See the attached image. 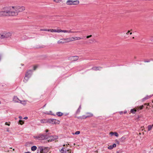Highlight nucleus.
I'll return each instance as SVG.
<instances>
[{
  "label": "nucleus",
  "mask_w": 153,
  "mask_h": 153,
  "mask_svg": "<svg viewBox=\"0 0 153 153\" xmlns=\"http://www.w3.org/2000/svg\"><path fill=\"white\" fill-rule=\"evenodd\" d=\"M7 16H16L18 14L16 6L6 7Z\"/></svg>",
  "instance_id": "nucleus-1"
},
{
  "label": "nucleus",
  "mask_w": 153,
  "mask_h": 153,
  "mask_svg": "<svg viewBox=\"0 0 153 153\" xmlns=\"http://www.w3.org/2000/svg\"><path fill=\"white\" fill-rule=\"evenodd\" d=\"M149 105V103H145L144 105L136 107L135 108L131 109L130 111V112L132 114H135L137 111H139L140 110L143 109L144 105Z\"/></svg>",
  "instance_id": "nucleus-2"
},
{
  "label": "nucleus",
  "mask_w": 153,
  "mask_h": 153,
  "mask_svg": "<svg viewBox=\"0 0 153 153\" xmlns=\"http://www.w3.org/2000/svg\"><path fill=\"white\" fill-rule=\"evenodd\" d=\"M79 3V1L78 0L72 1L68 0L66 2L67 4L68 5H77Z\"/></svg>",
  "instance_id": "nucleus-3"
},
{
  "label": "nucleus",
  "mask_w": 153,
  "mask_h": 153,
  "mask_svg": "<svg viewBox=\"0 0 153 153\" xmlns=\"http://www.w3.org/2000/svg\"><path fill=\"white\" fill-rule=\"evenodd\" d=\"M48 123L52 124H59V121L54 119H49L47 120Z\"/></svg>",
  "instance_id": "nucleus-4"
},
{
  "label": "nucleus",
  "mask_w": 153,
  "mask_h": 153,
  "mask_svg": "<svg viewBox=\"0 0 153 153\" xmlns=\"http://www.w3.org/2000/svg\"><path fill=\"white\" fill-rule=\"evenodd\" d=\"M5 8L6 7H3L1 9V11H0V17L7 16Z\"/></svg>",
  "instance_id": "nucleus-5"
},
{
  "label": "nucleus",
  "mask_w": 153,
  "mask_h": 153,
  "mask_svg": "<svg viewBox=\"0 0 153 153\" xmlns=\"http://www.w3.org/2000/svg\"><path fill=\"white\" fill-rule=\"evenodd\" d=\"M50 149V148L48 147H41L40 149V151L41 153H46L48 152Z\"/></svg>",
  "instance_id": "nucleus-6"
},
{
  "label": "nucleus",
  "mask_w": 153,
  "mask_h": 153,
  "mask_svg": "<svg viewBox=\"0 0 153 153\" xmlns=\"http://www.w3.org/2000/svg\"><path fill=\"white\" fill-rule=\"evenodd\" d=\"M58 137L56 136H51L49 137L48 136V139H49L48 140V142L53 141L55 140H56L58 139Z\"/></svg>",
  "instance_id": "nucleus-7"
},
{
  "label": "nucleus",
  "mask_w": 153,
  "mask_h": 153,
  "mask_svg": "<svg viewBox=\"0 0 153 153\" xmlns=\"http://www.w3.org/2000/svg\"><path fill=\"white\" fill-rule=\"evenodd\" d=\"M49 134V133H48V134H39L40 140L48 139V134Z\"/></svg>",
  "instance_id": "nucleus-8"
},
{
  "label": "nucleus",
  "mask_w": 153,
  "mask_h": 153,
  "mask_svg": "<svg viewBox=\"0 0 153 153\" xmlns=\"http://www.w3.org/2000/svg\"><path fill=\"white\" fill-rule=\"evenodd\" d=\"M17 11L18 13L19 12H22L24 11L25 10V7L24 6H16Z\"/></svg>",
  "instance_id": "nucleus-9"
},
{
  "label": "nucleus",
  "mask_w": 153,
  "mask_h": 153,
  "mask_svg": "<svg viewBox=\"0 0 153 153\" xmlns=\"http://www.w3.org/2000/svg\"><path fill=\"white\" fill-rule=\"evenodd\" d=\"M79 59L78 56H74L70 57L68 58L69 60H71L72 61H76Z\"/></svg>",
  "instance_id": "nucleus-10"
},
{
  "label": "nucleus",
  "mask_w": 153,
  "mask_h": 153,
  "mask_svg": "<svg viewBox=\"0 0 153 153\" xmlns=\"http://www.w3.org/2000/svg\"><path fill=\"white\" fill-rule=\"evenodd\" d=\"M5 38H7L11 36V34L9 32H4L3 33Z\"/></svg>",
  "instance_id": "nucleus-11"
},
{
  "label": "nucleus",
  "mask_w": 153,
  "mask_h": 153,
  "mask_svg": "<svg viewBox=\"0 0 153 153\" xmlns=\"http://www.w3.org/2000/svg\"><path fill=\"white\" fill-rule=\"evenodd\" d=\"M32 72L33 71L32 70L28 71L25 74V76H28L29 77H30L32 74Z\"/></svg>",
  "instance_id": "nucleus-12"
},
{
  "label": "nucleus",
  "mask_w": 153,
  "mask_h": 153,
  "mask_svg": "<svg viewBox=\"0 0 153 153\" xmlns=\"http://www.w3.org/2000/svg\"><path fill=\"white\" fill-rule=\"evenodd\" d=\"M102 68L101 67L95 66L92 67L91 69L95 71H100L102 69Z\"/></svg>",
  "instance_id": "nucleus-13"
},
{
  "label": "nucleus",
  "mask_w": 153,
  "mask_h": 153,
  "mask_svg": "<svg viewBox=\"0 0 153 153\" xmlns=\"http://www.w3.org/2000/svg\"><path fill=\"white\" fill-rule=\"evenodd\" d=\"M127 137V135H125L123 136L120 139H119L120 141L122 142H124Z\"/></svg>",
  "instance_id": "nucleus-14"
},
{
  "label": "nucleus",
  "mask_w": 153,
  "mask_h": 153,
  "mask_svg": "<svg viewBox=\"0 0 153 153\" xmlns=\"http://www.w3.org/2000/svg\"><path fill=\"white\" fill-rule=\"evenodd\" d=\"M152 95H150L149 96H147L146 97L143 98L142 100L143 101H145V100L149 98H150L151 97Z\"/></svg>",
  "instance_id": "nucleus-15"
},
{
  "label": "nucleus",
  "mask_w": 153,
  "mask_h": 153,
  "mask_svg": "<svg viewBox=\"0 0 153 153\" xmlns=\"http://www.w3.org/2000/svg\"><path fill=\"white\" fill-rule=\"evenodd\" d=\"M20 100H19V99H18V98L16 96H14L13 98V101L15 102H18Z\"/></svg>",
  "instance_id": "nucleus-16"
},
{
  "label": "nucleus",
  "mask_w": 153,
  "mask_h": 153,
  "mask_svg": "<svg viewBox=\"0 0 153 153\" xmlns=\"http://www.w3.org/2000/svg\"><path fill=\"white\" fill-rule=\"evenodd\" d=\"M29 77L28 76H27L25 75V76L24 77V79L23 80V81L25 82L26 83L27 82L28 80Z\"/></svg>",
  "instance_id": "nucleus-17"
},
{
  "label": "nucleus",
  "mask_w": 153,
  "mask_h": 153,
  "mask_svg": "<svg viewBox=\"0 0 153 153\" xmlns=\"http://www.w3.org/2000/svg\"><path fill=\"white\" fill-rule=\"evenodd\" d=\"M66 149H65V148H62L61 150L60 151V152L62 153H66Z\"/></svg>",
  "instance_id": "nucleus-18"
},
{
  "label": "nucleus",
  "mask_w": 153,
  "mask_h": 153,
  "mask_svg": "<svg viewBox=\"0 0 153 153\" xmlns=\"http://www.w3.org/2000/svg\"><path fill=\"white\" fill-rule=\"evenodd\" d=\"M153 127V124L152 125H149L148 126V131H149L151 130L152 129Z\"/></svg>",
  "instance_id": "nucleus-19"
},
{
  "label": "nucleus",
  "mask_w": 153,
  "mask_h": 153,
  "mask_svg": "<svg viewBox=\"0 0 153 153\" xmlns=\"http://www.w3.org/2000/svg\"><path fill=\"white\" fill-rule=\"evenodd\" d=\"M63 114L60 112H57L56 113V115L59 117H61L62 115Z\"/></svg>",
  "instance_id": "nucleus-20"
},
{
  "label": "nucleus",
  "mask_w": 153,
  "mask_h": 153,
  "mask_svg": "<svg viewBox=\"0 0 153 153\" xmlns=\"http://www.w3.org/2000/svg\"><path fill=\"white\" fill-rule=\"evenodd\" d=\"M87 114L88 115L85 117V118L88 117H92L93 116V114L91 113H88Z\"/></svg>",
  "instance_id": "nucleus-21"
},
{
  "label": "nucleus",
  "mask_w": 153,
  "mask_h": 153,
  "mask_svg": "<svg viewBox=\"0 0 153 153\" xmlns=\"http://www.w3.org/2000/svg\"><path fill=\"white\" fill-rule=\"evenodd\" d=\"M37 149V147L36 146H33L31 147V149L32 151H34Z\"/></svg>",
  "instance_id": "nucleus-22"
},
{
  "label": "nucleus",
  "mask_w": 153,
  "mask_h": 153,
  "mask_svg": "<svg viewBox=\"0 0 153 153\" xmlns=\"http://www.w3.org/2000/svg\"><path fill=\"white\" fill-rule=\"evenodd\" d=\"M62 40H65V41H66V42H69L71 41L70 40V38H67V39H62Z\"/></svg>",
  "instance_id": "nucleus-23"
},
{
  "label": "nucleus",
  "mask_w": 153,
  "mask_h": 153,
  "mask_svg": "<svg viewBox=\"0 0 153 153\" xmlns=\"http://www.w3.org/2000/svg\"><path fill=\"white\" fill-rule=\"evenodd\" d=\"M47 120H40V122L41 123H48Z\"/></svg>",
  "instance_id": "nucleus-24"
},
{
  "label": "nucleus",
  "mask_w": 153,
  "mask_h": 153,
  "mask_svg": "<svg viewBox=\"0 0 153 153\" xmlns=\"http://www.w3.org/2000/svg\"><path fill=\"white\" fill-rule=\"evenodd\" d=\"M76 37H72L70 38V40L71 41H73L74 40H76Z\"/></svg>",
  "instance_id": "nucleus-25"
},
{
  "label": "nucleus",
  "mask_w": 153,
  "mask_h": 153,
  "mask_svg": "<svg viewBox=\"0 0 153 153\" xmlns=\"http://www.w3.org/2000/svg\"><path fill=\"white\" fill-rule=\"evenodd\" d=\"M4 35L3 33L0 34V39H4Z\"/></svg>",
  "instance_id": "nucleus-26"
},
{
  "label": "nucleus",
  "mask_w": 153,
  "mask_h": 153,
  "mask_svg": "<svg viewBox=\"0 0 153 153\" xmlns=\"http://www.w3.org/2000/svg\"><path fill=\"white\" fill-rule=\"evenodd\" d=\"M61 29L59 30H56V29H53V32H57V33H60V32Z\"/></svg>",
  "instance_id": "nucleus-27"
},
{
  "label": "nucleus",
  "mask_w": 153,
  "mask_h": 153,
  "mask_svg": "<svg viewBox=\"0 0 153 153\" xmlns=\"http://www.w3.org/2000/svg\"><path fill=\"white\" fill-rule=\"evenodd\" d=\"M78 32V31H71V30L68 31V33H76Z\"/></svg>",
  "instance_id": "nucleus-28"
},
{
  "label": "nucleus",
  "mask_w": 153,
  "mask_h": 153,
  "mask_svg": "<svg viewBox=\"0 0 153 153\" xmlns=\"http://www.w3.org/2000/svg\"><path fill=\"white\" fill-rule=\"evenodd\" d=\"M113 133V134H114V135L116 137H118L119 136V135L117 132H110V134L111 133Z\"/></svg>",
  "instance_id": "nucleus-29"
},
{
  "label": "nucleus",
  "mask_w": 153,
  "mask_h": 153,
  "mask_svg": "<svg viewBox=\"0 0 153 153\" xmlns=\"http://www.w3.org/2000/svg\"><path fill=\"white\" fill-rule=\"evenodd\" d=\"M68 30H62L61 29L60 32L68 33Z\"/></svg>",
  "instance_id": "nucleus-30"
},
{
  "label": "nucleus",
  "mask_w": 153,
  "mask_h": 153,
  "mask_svg": "<svg viewBox=\"0 0 153 153\" xmlns=\"http://www.w3.org/2000/svg\"><path fill=\"white\" fill-rule=\"evenodd\" d=\"M90 40L91 41V42H90V43H92L96 42L95 40L94 39H90Z\"/></svg>",
  "instance_id": "nucleus-31"
},
{
  "label": "nucleus",
  "mask_w": 153,
  "mask_h": 153,
  "mask_svg": "<svg viewBox=\"0 0 153 153\" xmlns=\"http://www.w3.org/2000/svg\"><path fill=\"white\" fill-rule=\"evenodd\" d=\"M33 137L34 138L37 139L38 140H40V138L39 136V135L38 136H34Z\"/></svg>",
  "instance_id": "nucleus-32"
},
{
  "label": "nucleus",
  "mask_w": 153,
  "mask_h": 153,
  "mask_svg": "<svg viewBox=\"0 0 153 153\" xmlns=\"http://www.w3.org/2000/svg\"><path fill=\"white\" fill-rule=\"evenodd\" d=\"M113 148L112 145H111L108 147V149H112Z\"/></svg>",
  "instance_id": "nucleus-33"
},
{
  "label": "nucleus",
  "mask_w": 153,
  "mask_h": 153,
  "mask_svg": "<svg viewBox=\"0 0 153 153\" xmlns=\"http://www.w3.org/2000/svg\"><path fill=\"white\" fill-rule=\"evenodd\" d=\"M23 122L21 120H20L19 122V124L22 125L23 124Z\"/></svg>",
  "instance_id": "nucleus-34"
},
{
  "label": "nucleus",
  "mask_w": 153,
  "mask_h": 153,
  "mask_svg": "<svg viewBox=\"0 0 153 153\" xmlns=\"http://www.w3.org/2000/svg\"><path fill=\"white\" fill-rule=\"evenodd\" d=\"M56 3H59L61 2L62 0H53Z\"/></svg>",
  "instance_id": "nucleus-35"
},
{
  "label": "nucleus",
  "mask_w": 153,
  "mask_h": 153,
  "mask_svg": "<svg viewBox=\"0 0 153 153\" xmlns=\"http://www.w3.org/2000/svg\"><path fill=\"white\" fill-rule=\"evenodd\" d=\"M19 101H20V103L22 104H25V101H22L20 100Z\"/></svg>",
  "instance_id": "nucleus-36"
},
{
  "label": "nucleus",
  "mask_w": 153,
  "mask_h": 153,
  "mask_svg": "<svg viewBox=\"0 0 153 153\" xmlns=\"http://www.w3.org/2000/svg\"><path fill=\"white\" fill-rule=\"evenodd\" d=\"M40 31H48L49 29H40Z\"/></svg>",
  "instance_id": "nucleus-37"
},
{
  "label": "nucleus",
  "mask_w": 153,
  "mask_h": 153,
  "mask_svg": "<svg viewBox=\"0 0 153 153\" xmlns=\"http://www.w3.org/2000/svg\"><path fill=\"white\" fill-rule=\"evenodd\" d=\"M149 40L152 42H153V36H151L149 37Z\"/></svg>",
  "instance_id": "nucleus-38"
},
{
  "label": "nucleus",
  "mask_w": 153,
  "mask_h": 153,
  "mask_svg": "<svg viewBox=\"0 0 153 153\" xmlns=\"http://www.w3.org/2000/svg\"><path fill=\"white\" fill-rule=\"evenodd\" d=\"M80 132L79 131H76L75 133V134H80Z\"/></svg>",
  "instance_id": "nucleus-39"
},
{
  "label": "nucleus",
  "mask_w": 153,
  "mask_h": 153,
  "mask_svg": "<svg viewBox=\"0 0 153 153\" xmlns=\"http://www.w3.org/2000/svg\"><path fill=\"white\" fill-rule=\"evenodd\" d=\"M76 37V40H78L82 39L79 37Z\"/></svg>",
  "instance_id": "nucleus-40"
},
{
  "label": "nucleus",
  "mask_w": 153,
  "mask_h": 153,
  "mask_svg": "<svg viewBox=\"0 0 153 153\" xmlns=\"http://www.w3.org/2000/svg\"><path fill=\"white\" fill-rule=\"evenodd\" d=\"M144 61L145 62H150V60H144Z\"/></svg>",
  "instance_id": "nucleus-41"
},
{
  "label": "nucleus",
  "mask_w": 153,
  "mask_h": 153,
  "mask_svg": "<svg viewBox=\"0 0 153 153\" xmlns=\"http://www.w3.org/2000/svg\"><path fill=\"white\" fill-rule=\"evenodd\" d=\"M80 110H79V109L78 108L76 111V113L77 114H78V113H79L80 112Z\"/></svg>",
  "instance_id": "nucleus-42"
},
{
  "label": "nucleus",
  "mask_w": 153,
  "mask_h": 153,
  "mask_svg": "<svg viewBox=\"0 0 153 153\" xmlns=\"http://www.w3.org/2000/svg\"><path fill=\"white\" fill-rule=\"evenodd\" d=\"M37 66L36 65L34 66L33 67V70H35L37 68Z\"/></svg>",
  "instance_id": "nucleus-43"
},
{
  "label": "nucleus",
  "mask_w": 153,
  "mask_h": 153,
  "mask_svg": "<svg viewBox=\"0 0 153 153\" xmlns=\"http://www.w3.org/2000/svg\"><path fill=\"white\" fill-rule=\"evenodd\" d=\"M92 35H89V36H86V38L87 39H88L91 37L92 36Z\"/></svg>",
  "instance_id": "nucleus-44"
},
{
  "label": "nucleus",
  "mask_w": 153,
  "mask_h": 153,
  "mask_svg": "<svg viewBox=\"0 0 153 153\" xmlns=\"http://www.w3.org/2000/svg\"><path fill=\"white\" fill-rule=\"evenodd\" d=\"M113 146V148L115 147H116V145L115 144H114L113 145H112Z\"/></svg>",
  "instance_id": "nucleus-45"
},
{
  "label": "nucleus",
  "mask_w": 153,
  "mask_h": 153,
  "mask_svg": "<svg viewBox=\"0 0 153 153\" xmlns=\"http://www.w3.org/2000/svg\"><path fill=\"white\" fill-rule=\"evenodd\" d=\"M48 31H50V32H53V29H49Z\"/></svg>",
  "instance_id": "nucleus-46"
},
{
  "label": "nucleus",
  "mask_w": 153,
  "mask_h": 153,
  "mask_svg": "<svg viewBox=\"0 0 153 153\" xmlns=\"http://www.w3.org/2000/svg\"><path fill=\"white\" fill-rule=\"evenodd\" d=\"M5 125H7L9 126L10 125V123H8L7 122H6L5 123Z\"/></svg>",
  "instance_id": "nucleus-47"
},
{
  "label": "nucleus",
  "mask_w": 153,
  "mask_h": 153,
  "mask_svg": "<svg viewBox=\"0 0 153 153\" xmlns=\"http://www.w3.org/2000/svg\"><path fill=\"white\" fill-rule=\"evenodd\" d=\"M62 40V39H61L60 41H59V42H58L59 43H64V42H63L62 41H60V40Z\"/></svg>",
  "instance_id": "nucleus-48"
},
{
  "label": "nucleus",
  "mask_w": 153,
  "mask_h": 153,
  "mask_svg": "<svg viewBox=\"0 0 153 153\" xmlns=\"http://www.w3.org/2000/svg\"><path fill=\"white\" fill-rule=\"evenodd\" d=\"M27 118H28V117H25L24 118V119H25V120H26V119H27Z\"/></svg>",
  "instance_id": "nucleus-49"
},
{
  "label": "nucleus",
  "mask_w": 153,
  "mask_h": 153,
  "mask_svg": "<svg viewBox=\"0 0 153 153\" xmlns=\"http://www.w3.org/2000/svg\"><path fill=\"white\" fill-rule=\"evenodd\" d=\"M81 105H80L79 108H78V109H79V110H80L81 109Z\"/></svg>",
  "instance_id": "nucleus-50"
},
{
  "label": "nucleus",
  "mask_w": 153,
  "mask_h": 153,
  "mask_svg": "<svg viewBox=\"0 0 153 153\" xmlns=\"http://www.w3.org/2000/svg\"><path fill=\"white\" fill-rule=\"evenodd\" d=\"M67 152H68V153H69V152H70V153H71V151H70V150H67Z\"/></svg>",
  "instance_id": "nucleus-51"
},
{
  "label": "nucleus",
  "mask_w": 153,
  "mask_h": 153,
  "mask_svg": "<svg viewBox=\"0 0 153 153\" xmlns=\"http://www.w3.org/2000/svg\"><path fill=\"white\" fill-rule=\"evenodd\" d=\"M130 32V31L128 30V32L126 34L127 35H128V33H129V32Z\"/></svg>",
  "instance_id": "nucleus-52"
},
{
  "label": "nucleus",
  "mask_w": 153,
  "mask_h": 153,
  "mask_svg": "<svg viewBox=\"0 0 153 153\" xmlns=\"http://www.w3.org/2000/svg\"><path fill=\"white\" fill-rule=\"evenodd\" d=\"M22 117L21 116H19V118L20 119H22Z\"/></svg>",
  "instance_id": "nucleus-53"
},
{
  "label": "nucleus",
  "mask_w": 153,
  "mask_h": 153,
  "mask_svg": "<svg viewBox=\"0 0 153 153\" xmlns=\"http://www.w3.org/2000/svg\"><path fill=\"white\" fill-rule=\"evenodd\" d=\"M25 153H31V152H25Z\"/></svg>",
  "instance_id": "nucleus-54"
},
{
  "label": "nucleus",
  "mask_w": 153,
  "mask_h": 153,
  "mask_svg": "<svg viewBox=\"0 0 153 153\" xmlns=\"http://www.w3.org/2000/svg\"><path fill=\"white\" fill-rule=\"evenodd\" d=\"M48 130H47H47H46V132H48Z\"/></svg>",
  "instance_id": "nucleus-55"
},
{
  "label": "nucleus",
  "mask_w": 153,
  "mask_h": 153,
  "mask_svg": "<svg viewBox=\"0 0 153 153\" xmlns=\"http://www.w3.org/2000/svg\"><path fill=\"white\" fill-rule=\"evenodd\" d=\"M116 140V142H117V143H119V142L118 141H117V140Z\"/></svg>",
  "instance_id": "nucleus-56"
},
{
  "label": "nucleus",
  "mask_w": 153,
  "mask_h": 153,
  "mask_svg": "<svg viewBox=\"0 0 153 153\" xmlns=\"http://www.w3.org/2000/svg\"><path fill=\"white\" fill-rule=\"evenodd\" d=\"M127 113V111H125L124 112V114H126Z\"/></svg>",
  "instance_id": "nucleus-57"
},
{
  "label": "nucleus",
  "mask_w": 153,
  "mask_h": 153,
  "mask_svg": "<svg viewBox=\"0 0 153 153\" xmlns=\"http://www.w3.org/2000/svg\"><path fill=\"white\" fill-rule=\"evenodd\" d=\"M120 114H121L123 113V112H122V111H121V112H120Z\"/></svg>",
  "instance_id": "nucleus-58"
},
{
  "label": "nucleus",
  "mask_w": 153,
  "mask_h": 153,
  "mask_svg": "<svg viewBox=\"0 0 153 153\" xmlns=\"http://www.w3.org/2000/svg\"><path fill=\"white\" fill-rule=\"evenodd\" d=\"M110 134H111L112 135H113V134H113V133H111V134H110Z\"/></svg>",
  "instance_id": "nucleus-59"
},
{
  "label": "nucleus",
  "mask_w": 153,
  "mask_h": 153,
  "mask_svg": "<svg viewBox=\"0 0 153 153\" xmlns=\"http://www.w3.org/2000/svg\"><path fill=\"white\" fill-rule=\"evenodd\" d=\"M46 104H45L43 107H45V105H46Z\"/></svg>",
  "instance_id": "nucleus-60"
},
{
  "label": "nucleus",
  "mask_w": 153,
  "mask_h": 153,
  "mask_svg": "<svg viewBox=\"0 0 153 153\" xmlns=\"http://www.w3.org/2000/svg\"><path fill=\"white\" fill-rule=\"evenodd\" d=\"M132 33H131H131H130V34H132Z\"/></svg>",
  "instance_id": "nucleus-61"
},
{
  "label": "nucleus",
  "mask_w": 153,
  "mask_h": 153,
  "mask_svg": "<svg viewBox=\"0 0 153 153\" xmlns=\"http://www.w3.org/2000/svg\"><path fill=\"white\" fill-rule=\"evenodd\" d=\"M7 131H9V129H8L7 130Z\"/></svg>",
  "instance_id": "nucleus-62"
},
{
  "label": "nucleus",
  "mask_w": 153,
  "mask_h": 153,
  "mask_svg": "<svg viewBox=\"0 0 153 153\" xmlns=\"http://www.w3.org/2000/svg\"><path fill=\"white\" fill-rule=\"evenodd\" d=\"M52 114V115H54V114Z\"/></svg>",
  "instance_id": "nucleus-63"
},
{
  "label": "nucleus",
  "mask_w": 153,
  "mask_h": 153,
  "mask_svg": "<svg viewBox=\"0 0 153 153\" xmlns=\"http://www.w3.org/2000/svg\"><path fill=\"white\" fill-rule=\"evenodd\" d=\"M63 146H65V144Z\"/></svg>",
  "instance_id": "nucleus-64"
}]
</instances>
